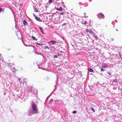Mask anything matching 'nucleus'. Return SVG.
I'll list each match as a JSON object with an SVG mask.
<instances>
[{"instance_id": "16", "label": "nucleus", "mask_w": 122, "mask_h": 122, "mask_svg": "<svg viewBox=\"0 0 122 122\" xmlns=\"http://www.w3.org/2000/svg\"><path fill=\"white\" fill-rule=\"evenodd\" d=\"M24 98V99L23 100L24 101H25V100H26L27 99V97L26 96H24L23 97V98H24Z\"/></svg>"}, {"instance_id": "20", "label": "nucleus", "mask_w": 122, "mask_h": 122, "mask_svg": "<svg viewBox=\"0 0 122 122\" xmlns=\"http://www.w3.org/2000/svg\"><path fill=\"white\" fill-rule=\"evenodd\" d=\"M53 99H51L49 101V103H51V102H53Z\"/></svg>"}, {"instance_id": "34", "label": "nucleus", "mask_w": 122, "mask_h": 122, "mask_svg": "<svg viewBox=\"0 0 122 122\" xmlns=\"http://www.w3.org/2000/svg\"><path fill=\"white\" fill-rule=\"evenodd\" d=\"M61 55V53H58V54H57V55L58 56H60V55Z\"/></svg>"}, {"instance_id": "25", "label": "nucleus", "mask_w": 122, "mask_h": 122, "mask_svg": "<svg viewBox=\"0 0 122 122\" xmlns=\"http://www.w3.org/2000/svg\"><path fill=\"white\" fill-rule=\"evenodd\" d=\"M37 45H40V46H42L43 45V44H41L40 43H36Z\"/></svg>"}, {"instance_id": "4", "label": "nucleus", "mask_w": 122, "mask_h": 122, "mask_svg": "<svg viewBox=\"0 0 122 122\" xmlns=\"http://www.w3.org/2000/svg\"><path fill=\"white\" fill-rule=\"evenodd\" d=\"M97 16L98 18L100 19H103L104 18V15L101 13L98 14Z\"/></svg>"}, {"instance_id": "56", "label": "nucleus", "mask_w": 122, "mask_h": 122, "mask_svg": "<svg viewBox=\"0 0 122 122\" xmlns=\"http://www.w3.org/2000/svg\"><path fill=\"white\" fill-rule=\"evenodd\" d=\"M84 14H86V13H84Z\"/></svg>"}, {"instance_id": "30", "label": "nucleus", "mask_w": 122, "mask_h": 122, "mask_svg": "<svg viewBox=\"0 0 122 122\" xmlns=\"http://www.w3.org/2000/svg\"><path fill=\"white\" fill-rule=\"evenodd\" d=\"M17 78L18 79L19 81H20H20L21 80V78H20L19 77H17Z\"/></svg>"}, {"instance_id": "53", "label": "nucleus", "mask_w": 122, "mask_h": 122, "mask_svg": "<svg viewBox=\"0 0 122 122\" xmlns=\"http://www.w3.org/2000/svg\"><path fill=\"white\" fill-rule=\"evenodd\" d=\"M24 79V80H26L25 79Z\"/></svg>"}, {"instance_id": "10", "label": "nucleus", "mask_w": 122, "mask_h": 122, "mask_svg": "<svg viewBox=\"0 0 122 122\" xmlns=\"http://www.w3.org/2000/svg\"><path fill=\"white\" fill-rule=\"evenodd\" d=\"M23 24L24 26L27 25V24H28L27 21L25 20H23Z\"/></svg>"}, {"instance_id": "32", "label": "nucleus", "mask_w": 122, "mask_h": 122, "mask_svg": "<svg viewBox=\"0 0 122 122\" xmlns=\"http://www.w3.org/2000/svg\"><path fill=\"white\" fill-rule=\"evenodd\" d=\"M67 25V23H63L62 25V26H64L65 25Z\"/></svg>"}, {"instance_id": "43", "label": "nucleus", "mask_w": 122, "mask_h": 122, "mask_svg": "<svg viewBox=\"0 0 122 122\" xmlns=\"http://www.w3.org/2000/svg\"><path fill=\"white\" fill-rule=\"evenodd\" d=\"M37 54H38V55L40 54V53H39V52H38V53H37Z\"/></svg>"}, {"instance_id": "42", "label": "nucleus", "mask_w": 122, "mask_h": 122, "mask_svg": "<svg viewBox=\"0 0 122 122\" xmlns=\"http://www.w3.org/2000/svg\"><path fill=\"white\" fill-rule=\"evenodd\" d=\"M10 66L11 67V66H13V65H12V64H11V63H10Z\"/></svg>"}, {"instance_id": "13", "label": "nucleus", "mask_w": 122, "mask_h": 122, "mask_svg": "<svg viewBox=\"0 0 122 122\" xmlns=\"http://www.w3.org/2000/svg\"><path fill=\"white\" fill-rule=\"evenodd\" d=\"M34 9L35 12H38V10L34 6Z\"/></svg>"}, {"instance_id": "24", "label": "nucleus", "mask_w": 122, "mask_h": 122, "mask_svg": "<svg viewBox=\"0 0 122 122\" xmlns=\"http://www.w3.org/2000/svg\"><path fill=\"white\" fill-rule=\"evenodd\" d=\"M103 68H102L101 69V71H105V69H103Z\"/></svg>"}, {"instance_id": "29", "label": "nucleus", "mask_w": 122, "mask_h": 122, "mask_svg": "<svg viewBox=\"0 0 122 122\" xmlns=\"http://www.w3.org/2000/svg\"><path fill=\"white\" fill-rule=\"evenodd\" d=\"M78 4H79V5H82L83 4L81 2H80L78 3Z\"/></svg>"}, {"instance_id": "47", "label": "nucleus", "mask_w": 122, "mask_h": 122, "mask_svg": "<svg viewBox=\"0 0 122 122\" xmlns=\"http://www.w3.org/2000/svg\"><path fill=\"white\" fill-rule=\"evenodd\" d=\"M84 16H85V17H88V16H85V15H84Z\"/></svg>"}, {"instance_id": "26", "label": "nucleus", "mask_w": 122, "mask_h": 122, "mask_svg": "<svg viewBox=\"0 0 122 122\" xmlns=\"http://www.w3.org/2000/svg\"><path fill=\"white\" fill-rule=\"evenodd\" d=\"M48 43L50 45H52V43L51 42H50V41L48 42Z\"/></svg>"}, {"instance_id": "50", "label": "nucleus", "mask_w": 122, "mask_h": 122, "mask_svg": "<svg viewBox=\"0 0 122 122\" xmlns=\"http://www.w3.org/2000/svg\"><path fill=\"white\" fill-rule=\"evenodd\" d=\"M116 30L117 31H118V30L117 29H116Z\"/></svg>"}, {"instance_id": "39", "label": "nucleus", "mask_w": 122, "mask_h": 122, "mask_svg": "<svg viewBox=\"0 0 122 122\" xmlns=\"http://www.w3.org/2000/svg\"><path fill=\"white\" fill-rule=\"evenodd\" d=\"M64 14V12H62L60 13V15H63Z\"/></svg>"}, {"instance_id": "48", "label": "nucleus", "mask_w": 122, "mask_h": 122, "mask_svg": "<svg viewBox=\"0 0 122 122\" xmlns=\"http://www.w3.org/2000/svg\"><path fill=\"white\" fill-rule=\"evenodd\" d=\"M100 74H101V75H103V74H102V73H101Z\"/></svg>"}, {"instance_id": "3", "label": "nucleus", "mask_w": 122, "mask_h": 122, "mask_svg": "<svg viewBox=\"0 0 122 122\" xmlns=\"http://www.w3.org/2000/svg\"><path fill=\"white\" fill-rule=\"evenodd\" d=\"M109 66H110V68H111V67L112 66L111 65H108L106 63H104L102 65L101 67L102 68H107Z\"/></svg>"}, {"instance_id": "28", "label": "nucleus", "mask_w": 122, "mask_h": 122, "mask_svg": "<svg viewBox=\"0 0 122 122\" xmlns=\"http://www.w3.org/2000/svg\"><path fill=\"white\" fill-rule=\"evenodd\" d=\"M57 56L56 55H54L53 57L55 58H57Z\"/></svg>"}, {"instance_id": "6", "label": "nucleus", "mask_w": 122, "mask_h": 122, "mask_svg": "<svg viewBox=\"0 0 122 122\" xmlns=\"http://www.w3.org/2000/svg\"><path fill=\"white\" fill-rule=\"evenodd\" d=\"M36 16V17H35V18L37 20L40 22H42V20L40 19V17H39L38 16Z\"/></svg>"}, {"instance_id": "57", "label": "nucleus", "mask_w": 122, "mask_h": 122, "mask_svg": "<svg viewBox=\"0 0 122 122\" xmlns=\"http://www.w3.org/2000/svg\"><path fill=\"white\" fill-rule=\"evenodd\" d=\"M71 45H72L73 46V45H72V44H71Z\"/></svg>"}, {"instance_id": "12", "label": "nucleus", "mask_w": 122, "mask_h": 122, "mask_svg": "<svg viewBox=\"0 0 122 122\" xmlns=\"http://www.w3.org/2000/svg\"><path fill=\"white\" fill-rule=\"evenodd\" d=\"M119 80L117 79H115L112 81L113 82L117 83L118 82Z\"/></svg>"}, {"instance_id": "33", "label": "nucleus", "mask_w": 122, "mask_h": 122, "mask_svg": "<svg viewBox=\"0 0 122 122\" xmlns=\"http://www.w3.org/2000/svg\"><path fill=\"white\" fill-rule=\"evenodd\" d=\"M52 2V0H49V3H51Z\"/></svg>"}, {"instance_id": "38", "label": "nucleus", "mask_w": 122, "mask_h": 122, "mask_svg": "<svg viewBox=\"0 0 122 122\" xmlns=\"http://www.w3.org/2000/svg\"><path fill=\"white\" fill-rule=\"evenodd\" d=\"M87 23V22L86 21H85L83 23H82L83 24H86Z\"/></svg>"}, {"instance_id": "11", "label": "nucleus", "mask_w": 122, "mask_h": 122, "mask_svg": "<svg viewBox=\"0 0 122 122\" xmlns=\"http://www.w3.org/2000/svg\"><path fill=\"white\" fill-rule=\"evenodd\" d=\"M50 42H51L52 43L53 45H55V44L56 43H57V42L54 41H53V40H51L50 41Z\"/></svg>"}, {"instance_id": "14", "label": "nucleus", "mask_w": 122, "mask_h": 122, "mask_svg": "<svg viewBox=\"0 0 122 122\" xmlns=\"http://www.w3.org/2000/svg\"><path fill=\"white\" fill-rule=\"evenodd\" d=\"M93 36L97 40H98V37L97 36H95L94 34Z\"/></svg>"}, {"instance_id": "22", "label": "nucleus", "mask_w": 122, "mask_h": 122, "mask_svg": "<svg viewBox=\"0 0 122 122\" xmlns=\"http://www.w3.org/2000/svg\"><path fill=\"white\" fill-rule=\"evenodd\" d=\"M59 8V10H60V11H62L63 10L62 9V7L61 6L60 7V8Z\"/></svg>"}, {"instance_id": "52", "label": "nucleus", "mask_w": 122, "mask_h": 122, "mask_svg": "<svg viewBox=\"0 0 122 122\" xmlns=\"http://www.w3.org/2000/svg\"><path fill=\"white\" fill-rule=\"evenodd\" d=\"M15 21H16V20L15 19Z\"/></svg>"}, {"instance_id": "18", "label": "nucleus", "mask_w": 122, "mask_h": 122, "mask_svg": "<svg viewBox=\"0 0 122 122\" xmlns=\"http://www.w3.org/2000/svg\"><path fill=\"white\" fill-rule=\"evenodd\" d=\"M88 6V4L87 3H85L83 5V6L85 7L87 6Z\"/></svg>"}, {"instance_id": "21", "label": "nucleus", "mask_w": 122, "mask_h": 122, "mask_svg": "<svg viewBox=\"0 0 122 122\" xmlns=\"http://www.w3.org/2000/svg\"><path fill=\"white\" fill-rule=\"evenodd\" d=\"M44 48L45 49H46L47 48L49 50L50 49V48L48 47V46H45Z\"/></svg>"}, {"instance_id": "31", "label": "nucleus", "mask_w": 122, "mask_h": 122, "mask_svg": "<svg viewBox=\"0 0 122 122\" xmlns=\"http://www.w3.org/2000/svg\"><path fill=\"white\" fill-rule=\"evenodd\" d=\"M112 24L113 25H114L115 24V22L114 21H113L112 22Z\"/></svg>"}, {"instance_id": "49", "label": "nucleus", "mask_w": 122, "mask_h": 122, "mask_svg": "<svg viewBox=\"0 0 122 122\" xmlns=\"http://www.w3.org/2000/svg\"><path fill=\"white\" fill-rule=\"evenodd\" d=\"M1 54H0V58L1 57Z\"/></svg>"}, {"instance_id": "8", "label": "nucleus", "mask_w": 122, "mask_h": 122, "mask_svg": "<svg viewBox=\"0 0 122 122\" xmlns=\"http://www.w3.org/2000/svg\"><path fill=\"white\" fill-rule=\"evenodd\" d=\"M39 27L41 32L42 33V34H45V33H44V31L42 28L40 26H39Z\"/></svg>"}, {"instance_id": "40", "label": "nucleus", "mask_w": 122, "mask_h": 122, "mask_svg": "<svg viewBox=\"0 0 122 122\" xmlns=\"http://www.w3.org/2000/svg\"><path fill=\"white\" fill-rule=\"evenodd\" d=\"M35 17H35H36V16H37V15H35V14H34L33 15Z\"/></svg>"}, {"instance_id": "58", "label": "nucleus", "mask_w": 122, "mask_h": 122, "mask_svg": "<svg viewBox=\"0 0 122 122\" xmlns=\"http://www.w3.org/2000/svg\"><path fill=\"white\" fill-rule=\"evenodd\" d=\"M114 27H115V26H113V28H114Z\"/></svg>"}, {"instance_id": "15", "label": "nucleus", "mask_w": 122, "mask_h": 122, "mask_svg": "<svg viewBox=\"0 0 122 122\" xmlns=\"http://www.w3.org/2000/svg\"><path fill=\"white\" fill-rule=\"evenodd\" d=\"M32 38L35 41H37V39L36 38V37L34 36H32Z\"/></svg>"}, {"instance_id": "35", "label": "nucleus", "mask_w": 122, "mask_h": 122, "mask_svg": "<svg viewBox=\"0 0 122 122\" xmlns=\"http://www.w3.org/2000/svg\"><path fill=\"white\" fill-rule=\"evenodd\" d=\"M57 13H54L53 14V15H52L51 16L52 17H53L55 14H57Z\"/></svg>"}, {"instance_id": "1", "label": "nucleus", "mask_w": 122, "mask_h": 122, "mask_svg": "<svg viewBox=\"0 0 122 122\" xmlns=\"http://www.w3.org/2000/svg\"><path fill=\"white\" fill-rule=\"evenodd\" d=\"M38 113L37 107L34 102H33L31 103V107L30 108L27 115L30 116L34 114H37Z\"/></svg>"}, {"instance_id": "27", "label": "nucleus", "mask_w": 122, "mask_h": 122, "mask_svg": "<svg viewBox=\"0 0 122 122\" xmlns=\"http://www.w3.org/2000/svg\"><path fill=\"white\" fill-rule=\"evenodd\" d=\"M76 113H77L76 111H74L72 112V113L73 114H76Z\"/></svg>"}, {"instance_id": "23", "label": "nucleus", "mask_w": 122, "mask_h": 122, "mask_svg": "<svg viewBox=\"0 0 122 122\" xmlns=\"http://www.w3.org/2000/svg\"><path fill=\"white\" fill-rule=\"evenodd\" d=\"M91 109L94 112H95V110H94V109L92 107H91Z\"/></svg>"}, {"instance_id": "37", "label": "nucleus", "mask_w": 122, "mask_h": 122, "mask_svg": "<svg viewBox=\"0 0 122 122\" xmlns=\"http://www.w3.org/2000/svg\"><path fill=\"white\" fill-rule=\"evenodd\" d=\"M2 9L0 7V12L2 10Z\"/></svg>"}, {"instance_id": "7", "label": "nucleus", "mask_w": 122, "mask_h": 122, "mask_svg": "<svg viewBox=\"0 0 122 122\" xmlns=\"http://www.w3.org/2000/svg\"><path fill=\"white\" fill-rule=\"evenodd\" d=\"M86 31L87 32H89L90 33H91L92 34H94V33L91 30H89V29H86Z\"/></svg>"}, {"instance_id": "36", "label": "nucleus", "mask_w": 122, "mask_h": 122, "mask_svg": "<svg viewBox=\"0 0 122 122\" xmlns=\"http://www.w3.org/2000/svg\"><path fill=\"white\" fill-rule=\"evenodd\" d=\"M56 9L57 10H58L59 11H60V10H59V8H58V7L56 8Z\"/></svg>"}, {"instance_id": "55", "label": "nucleus", "mask_w": 122, "mask_h": 122, "mask_svg": "<svg viewBox=\"0 0 122 122\" xmlns=\"http://www.w3.org/2000/svg\"><path fill=\"white\" fill-rule=\"evenodd\" d=\"M120 58H121V56H120Z\"/></svg>"}, {"instance_id": "45", "label": "nucleus", "mask_w": 122, "mask_h": 122, "mask_svg": "<svg viewBox=\"0 0 122 122\" xmlns=\"http://www.w3.org/2000/svg\"><path fill=\"white\" fill-rule=\"evenodd\" d=\"M54 100L55 101V103H56V101H57V100Z\"/></svg>"}, {"instance_id": "19", "label": "nucleus", "mask_w": 122, "mask_h": 122, "mask_svg": "<svg viewBox=\"0 0 122 122\" xmlns=\"http://www.w3.org/2000/svg\"><path fill=\"white\" fill-rule=\"evenodd\" d=\"M107 73L109 75H111L112 74V73L109 71H107Z\"/></svg>"}, {"instance_id": "54", "label": "nucleus", "mask_w": 122, "mask_h": 122, "mask_svg": "<svg viewBox=\"0 0 122 122\" xmlns=\"http://www.w3.org/2000/svg\"><path fill=\"white\" fill-rule=\"evenodd\" d=\"M116 20V22H117V20Z\"/></svg>"}, {"instance_id": "17", "label": "nucleus", "mask_w": 122, "mask_h": 122, "mask_svg": "<svg viewBox=\"0 0 122 122\" xmlns=\"http://www.w3.org/2000/svg\"><path fill=\"white\" fill-rule=\"evenodd\" d=\"M89 71L90 72H94V71L93 70V69L91 68H89Z\"/></svg>"}, {"instance_id": "59", "label": "nucleus", "mask_w": 122, "mask_h": 122, "mask_svg": "<svg viewBox=\"0 0 122 122\" xmlns=\"http://www.w3.org/2000/svg\"><path fill=\"white\" fill-rule=\"evenodd\" d=\"M121 58V59L122 60V58Z\"/></svg>"}, {"instance_id": "44", "label": "nucleus", "mask_w": 122, "mask_h": 122, "mask_svg": "<svg viewBox=\"0 0 122 122\" xmlns=\"http://www.w3.org/2000/svg\"><path fill=\"white\" fill-rule=\"evenodd\" d=\"M58 81V79H57V80H56V83H57V81Z\"/></svg>"}, {"instance_id": "51", "label": "nucleus", "mask_w": 122, "mask_h": 122, "mask_svg": "<svg viewBox=\"0 0 122 122\" xmlns=\"http://www.w3.org/2000/svg\"><path fill=\"white\" fill-rule=\"evenodd\" d=\"M38 67L39 68H39V65H38Z\"/></svg>"}, {"instance_id": "46", "label": "nucleus", "mask_w": 122, "mask_h": 122, "mask_svg": "<svg viewBox=\"0 0 122 122\" xmlns=\"http://www.w3.org/2000/svg\"><path fill=\"white\" fill-rule=\"evenodd\" d=\"M23 82V83H25V82L26 83V81H24V82Z\"/></svg>"}, {"instance_id": "41", "label": "nucleus", "mask_w": 122, "mask_h": 122, "mask_svg": "<svg viewBox=\"0 0 122 122\" xmlns=\"http://www.w3.org/2000/svg\"><path fill=\"white\" fill-rule=\"evenodd\" d=\"M19 58H22L23 57H21L20 56H19Z\"/></svg>"}, {"instance_id": "2", "label": "nucleus", "mask_w": 122, "mask_h": 122, "mask_svg": "<svg viewBox=\"0 0 122 122\" xmlns=\"http://www.w3.org/2000/svg\"><path fill=\"white\" fill-rule=\"evenodd\" d=\"M29 89L30 92L33 93V95L35 96H36L37 95L38 91L36 89L34 88L33 90L32 87H29Z\"/></svg>"}, {"instance_id": "5", "label": "nucleus", "mask_w": 122, "mask_h": 122, "mask_svg": "<svg viewBox=\"0 0 122 122\" xmlns=\"http://www.w3.org/2000/svg\"><path fill=\"white\" fill-rule=\"evenodd\" d=\"M16 34L18 38L22 40V36L21 33L19 31H17L16 32Z\"/></svg>"}, {"instance_id": "9", "label": "nucleus", "mask_w": 122, "mask_h": 122, "mask_svg": "<svg viewBox=\"0 0 122 122\" xmlns=\"http://www.w3.org/2000/svg\"><path fill=\"white\" fill-rule=\"evenodd\" d=\"M11 70L13 72H15L17 71L15 68H11Z\"/></svg>"}]
</instances>
